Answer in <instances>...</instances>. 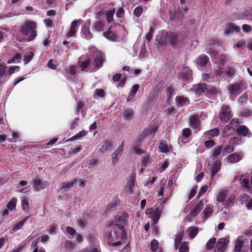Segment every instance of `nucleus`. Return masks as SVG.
Masks as SVG:
<instances>
[{
  "instance_id": "obj_1",
  "label": "nucleus",
  "mask_w": 252,
  "mask_h": 252,
  "mask_svg": "<svg viewBox=\"0 0 252 252\" xmlns=\"http://www.w3.org/2000/svg\"><path fill=\"white\" fill-rule=\"evenodd\" d=\"M105 236L108 240L109 246L111 247L121 245L123 242L125 243L127 237L124 226L116 224L113 222H110L107 225Z\"/></svg>"
},
{
  "instance_id": "obj_2",
  "label": "nucleus",
  "mask_w": 252,
  "mask_h": 252,
  "mask_svg": "<svg viewBox=\"0 0 252 252\" xmlns=\"http://www.w3.org/2000/svg\"><path fill=\"white\" fill-rule=\"evenodd\" d=\"M89 50L90 54L94 58L93 62H92V60L90 58H88L81 63L79 61L78 66L76 67L78 68L80 71H87L88 70L93 71L96 68H99L101 66L104 58L103 54L94 46H91Z\"/></svg>"
},
{
  "instance_id": "obj_3",
  "label": "nucleus",
  "mask_w": 252,
  "mask_h": 252,
  "mask_svg": "<svg viewBox=\"0 0 252 252\" xmlns=\"http://www.w3.org/2000/svg\"><path fill=\"white\" fill-rule=\"evenodd\" d=\"M36 24L32 21H26L20 30L22 34L25 36L27 42L34 39L37 36Z\"/></svg>"
},
{
  "instance_id": "obj_4",
  "label": "nucleus",
  "mask_w": 252,
  "mask_h": 252,
  "mask_svg": "<svg viewBox=\"0 0 252 252\" xmlns=\"http://www.w3.org/2000/svg\"><path fill=\"white\" fill-rule=\"evenodd\" d=\"M244 82L241 81L237 83L229 84L227 91L230 96H237L243 91Z\"/></svg>"
},
{
  "instance_id": "obj_5",
  "label": "nucleus",
  "mask_w": 252,
  "mask_h": 252,
  "mask_svg": "<svg viewBox=\"0 0 252 252\" xmlns=\"http://www.w3.org/2000/svg\"><path fill=\"white\" fill-rule=\"evenodd\" d=\"M145 213L150 218L152 219L154 223H157L159 219L161 211L158 208H156L155 209L149 208L146 210Z\"/></svg>"
},
{
  "instance_id": "obj_6",
  "label": "nucleus",
  "mask_w": 252,
  "mask_h": 252,
  "mask_svg": "<svg viewBox=\"0 0 252 252\" xmlns=\"http://www.w3.org/2000/svg\"><path fill=\"white\" fill-rule=\"evenodd\" d=\"M232 117L230 106L226 105L223 106L221 108V111L220 113V120L224 122H227Z\"/></svg>"
},
{
  "instance_id": "obj_7",
  "label": "nucleus",
  "mask_w": 252,
  "mask_h": 252,
  "mask_svg": "<svg viewBox=\"0 0 252 252\" xmlns=\"http://www.w3.org/2000/svg\"><path fill=\"white\" fill-rule=\"evenodd\" d=\"M83 22L82 19L75 20L71 24L70 29L67 33L68 38L74 37L78 30L77 26Z\"/></svg>"
},
{
  "instance_id": "obj_8",
  "label": "nucleus",
  "mask_w": 252,
  "mask_h": 252,
  "mask_svg": "<svg viewBox=\"0 0 252 252\" xmlns=\"http://www.w3.org/2000/svg\"><path fill=\"white\" fill-rule=\"evenodd\" d=\"M229 242L228 237L220 238L217 242L215 249L219 252H223L226 249Z\"/></svg>"
},
{
  "instance_id": "obj_9",
  "label": "nucleus",
  "mask_w": 252,
  "mask_h": 252,
  "mask_svg": "<svg viewBox=\"0 0 252 252\" xmlns=\"http://www.w3.org/2000/svg\"><path fill=\"white\" fill-rule=\"evenodd\" d=\"M124 141H123L121 145L112 154V164L115 165L119 161V157H121L124 151Z\"/></svg>"
},
{
  "instance_id": "obj_10",
  "label": "nucleus",
  "mask_w": 252,
  "mask_h": 252,
  "mask_svg": "<svg viewBox=\"0 0 252 252\" xmlns=\"http://www.w3.org/2000/svg\"><path fill=\"white\" fill-rule=\"evenodd\" d=\"M247 242L246 237L244 236H239L237 237L234 247V251L235 252H243L242 247L243 244Z\"/></svg>"
},
{
  "instance_id": "obj_11",
  "label": "nucleus",
  "mask_w": 252,
  "mask_h": 252,
  "mask_svg": "<svg viewBox=\"0 0 252 252\" xmlns=\"http://www.w3.org/2000/svg\"><path fill=\"white\" fill-rule=\"evenodd\" d=\"M207 87L205 84L200 83L193 85L190 90L197 96H199L204 93Z\"/></svg>"
},
{
  "instance_id": "obj_12",
  "label": "nucleus",
  "mask_w": 252,
  "mask_h": 252,
  "mask_svg": "<svg viewBox=\"0 0 252 252\" xmlns=\"http://www.w3.org/2000/svg\"><path fill=\"white\" fill-rule=\"evenodd\" d=\"M200 117L198 115H193L190 117L189 125L196 132L199 129L200 124Z\"/></svg>"
},
{
  "instance_id": "obj_13",
  "label": "nucleus",
  "mask_w": 252,
  "mask_h": 252,
  "mask_svg": "<svg viewBox=\"0 0 252 252\" xmlns=\"http://www.w3.org/2000/svg\"><path fill=\"white\" fill-rule=\"evenodd\" d=\"M168 35L169 34H168L167 32L160 31L156 36V41L157 42L159 45H164L168 42Z\"/></svg>"
},
{
  "instance_id": "obj_14",
  "label": "nucleus",
  "mask_w": 252,
  "mask_h": 252,
  "mask_svg": "<svg viewBox=\"0 0 252 252\" xmlns=\"http://www.w3.org/2000/svg\"><path fill=\"white\" fill-rule=\"evenodd\" d=\"M240 31V28L239 26L235 25L232 23H227L226 25L224 33L225 34L228 35L233 32H239Z\"/></svg>"
},
{
  "instance_id": "obj_15",
  "label": "nucleus",
  "mask_w": 252,
  "mask_h": 252,
  "mask_svg": "<svg viewBox=\"0 0 252 252\" xmlns=\"http://www.w3.org/2000/svg\"><path fill=\"white\" fill-rule=\"evenodd\" d=\"M243 158V155L240 153H235L230 154L226 158L227 162L233 164L238 162Z\"/></svg>"
},
{
  "instance_id": "obj_16",
  "label": "nucleus",
  "mask_w": 252,
  "mask_h": 252,
  "mask_svg": "<svg viewBox=\"0 0 252 252\" xmlns=\"http://www.w3.org/2000/svg\"><path fill=\"white\" fill-rule=\"evenodd\" d=\"M222 146H219L215 147L212 150L211 154L210 155V158L212 161H216L217 160H220L219 159V156L222 152Z\"/></svg>"
},
{
  "instance_id": "obj_17",
  "label": "nucleus",
  "mask_w": 252,
  "mask_h": 252,
  "mask_svg": "<svg viewBox=\"0 0 252 252\" xmlns=\"http://www.w3.org/2000/svg\"><path fill=\"white\" fill-rule=\"evenodd\" d=\"M49 185L48 182L43 181L38 178H36L34 180V187L36 190L39 191L47 187Z\"/></svg>"
},
{
  "instance_id": "obj_18",
  "label": "nucleus",
  "mask_w": 252,
  "mask_h": 252,
  "mask_svg": "<svg viewBox=\"0 0 252 252\" xmlns=\"http://www.w3.org/2000/svg\"><path fill=\"white\" fill-rule=\"evenodd\" d=\"M212 166L211 168V177L213 179L215 177L216 174L220 170L221 167L220 160L212 161Z\"/></svg>"
},
{
  "instance_id": "obj_19",
  "label": "nucleus",
  "mask_w": 252,
  "mask_h": 252,
  "mask_svg": "<svg viewBox=\"0 0 252 252\" xmlns=\"http://www.w3.org/2000/svg\"><path fill=\"white\" fill-rule=\"evenodd\" d=\"M228 196L226 189H220L216 195V201L218 202L223 203Z\"/></svg>"
},
{
  "instance_id": "obj_20",
  "label": "nucleus",
  "mask_w": 252,
  "mask_h": 252,
  "mask_svg": "<svg viewBox=\"0 0 252 252\" xmlns=\"http://www.w3.org/2000/svg\"><path fill=\"white\" fill-rule=\"evenodd\" d=\"M191 74V70L189 67L185 66L180 74L179 77L185 81H187L190 79Z\"/></svg>"
},
{
  "instance_id": "obj_21",
  "label": "nucleus",
  "mask_w": 252,
  "mask_h": 252,
  "mask_svg": "<svg viewBox=\"0 0 252 252\" xmlns=\"http://www.w3.org/2000/svg\"><path fill=\"white\" fill-rule=\"evenodd\" d=\"M123 116L125 121H129L133 118L134 112L131 108H126L124 110Z\"/></svg>"
},
{
  "instance_id": "obj_22",
  "label": "nucleus",
  "mask_w": 252,
  "mask_h": 252,
  "mask_svg": "<svg viewBox=\"0 0 252 252\" xmlns=\"http://www.w3.org/2000/svg\"><path fill=\"white\" fill-rule=\"evenodd\" d=\"M81 36L87 40H90L93 38V33L90 32V29L86 25H83L81 28Z\"/></svg>"
},
{
  "instance_id": "obj_23",
  "label": "nucleus",
  "mask_w": 252,
  "mask_h": 252,
  "mask_svg": "<svg viewBox=\"0 0 252 252\" xmlns=\"http://www.w3.org/2000/svg\"><path fill=\"white\" fill-rule=\"evenodd\" d=\"M203 208V204L202 201H200L190 212L189 215L190 217L195 218L200 212Z\"/></svg>"
},
{
  "instance_id": "obj_24",
  "label": "nucleus",
  "mask_w": 252,
  "mask_h": 252,
  "mask_svg": "<svg viewBox=\"0 0 252 252\" xmlns=\"http://www.w3.org/2000/svg\"><path fill=\"white\" fill-rule=\"evenodd\" d=\"M152 132L151 129H145L140 134L138 138L135 140V144L136 146H140L142 141Z\"/></svg>"
},
{
  "instance_id": "obj_25",
  "label": "nucleus",
  "mask_w": 252,
  "mask_h": 252,
  "mask_svg": "<svg viewBox=\"0 0 252 252\" xmlns=\"http://www.w3.org/2000/svg\"><path fill=\"white\" fill-rule=\"evenodd\" d=\"M168 42L174 48H176L178 44V38L177 34L175 32L169 33Z\"/></svg>"
},
{
  "instance_id": "obj_26",
  "label": "nucleus",
  "mask_w": 252,
  "mask_h": 252,
  "mask_svg": "<svg viewBox=\"0 0 252 252\" xmlns=\"http://www.w3.org/2000/svg\"><path fill=\"white\" fill-rule=\"evenodd\" d=\"M235 203V198L233 195H228L225 200L222 203L225 208L232 207Z\"/></svg>"
},
{
  "instance_id": "obj_27",
  "label": "nucleus",
  "mask_w": 252,
  "mask_h": 252,
  "mask_svg": "<svg viewBox=\"0 0 252 252\" xmlns=\"http://www.w3.org/2000/svg\"><path fill=\"white\" fill-rule=\"evenodd\" d=\"M128 215L126 213H123L121 215L117 216L115 217V221L118 223H120L119 224L126 225L127 223V218Z\"/></svg>"
},
{
  "instance_id": "obj_28",
  "label": "nucleus",
  "mask_w": 252,
  "mask_h": 252,
  "mask_svg": "<svg viewBox=\"0 0 252 252\" xmlns=\"http://www.w3.org/2000/svg\"><path fill=\"white\" fill-rule=\"evenodd\" d=\"M209 61V58L208 56L204 55H201L196 59L195 62L197 65L204 66L207 64Z\"/></svg>"
},
{
  "instance_id": "obj_29",
  "label": "nucleus",
  "mask_w": 252,
  "mask_h": 252,
  "mask_svg": "<svg viewBox=\"0 0 252 252\" xmlns=\"http://www.w3.org/2000/svg\"><path fill=\"white\" fill-rule=\"evenodd\" d=\"M237 132L239 135L243 136H250L249 128L245 126H239L237 128Z\"/></svg>"
},
{
  "instance_id": "obj_30",
  "label": "nucleus",
  "mask_w": 252,
  "mask_h": 252,
  "mask_svg": "<svg viewBox=\"0 0 252 252\" xmlns=\"http://www.w3.org/2000/svg\"><path fill=\"white\" fill-rule=\"evenodd\" d=\"M103 12L105 13L106 19L108 23H111L113 20V16L115 13V9L114 8L108 9L104 8Z\"/></svg>"
},
{
  "instance_id": "obj_31",
  "label": "nucleus",
  "mask_w": 252,
  "mask_h": 252,
  "mask_svg": "<svg viewBox=\"0 0 252 252\" xmlns=\"http://www.w3.org/2000/svg\"><path fill=\"white\" fill-rule=\"evenodd\" d=\"M103 36L108 40L111 41H115L118 38V35L113 32L109 29L107 32H103Z\"/></svg>"
},
{
  "instance_id": "obj_32",
  "label": "nucleus",
  "mask_w": 252,
  "mask_h": 252,
  "mask_svg": "<svg viewBox=\"0 0 252 252\" xmlns=\"http://www.w3.org/2000/svg\"><path fill=\"white\" fill-rule=\"evenodd\" d=\"M169 16L170 20L173 21H177L178 20H180L183 17V15L181 12H177L176 11H170L169 13Z\"/></svg>"
},
{
  "instance_id": "obj_33",
  "label": "nucleus",
  "mask_w": 252,
  "mask_h": 252,
  "mask_svg": "<svg viewBox=\"0 0 252 252\" xmlns=\"http://www.w3.org/2000/svg\"><path fill=\"white\" fill-rule=\"evenodd\" d=\"M76 181L75 179L71 180L69 182H63L61 183L60 185V188L61 189H68L73 187L76 184Z\"/></svg>"
},
{
  "instance_id": "obj_34",
  "label": "nucleus",
  "mask_w": 252,
  "mask_h": 252,
  "mask_svg": "<svg viewBox=\"0 0 252 252\" xmlns=\"http://www.w3.org/2000/svg\"><path fill=\"white\" fill-rule=\"evenodd\" d=\"M235 131L234 126L226 125L223 130V136L227 137L232 134Z\"/></svg>"
},
{
  "instance_id": "obj_35",
  "label": "nucleus",
  "mask_w": 252,
  "mask_h": 252,
  "mask_svg": "<svg viewBox=\"0 0 252 252\" xmlns=\"http://www.w3.org/2000/svg\"><path fill=\"white\" fill-rule=\"evenodd\" d=\"M198 233V229L196 227H190L186 230V233L190 239L194 238Z\"/></svg>"
},
{
  "instance_id": "obj_36",
  "label": "nucleus",
  "mask_w": 252,
  "mask_h": 252,
  "mask_svg": "<svg viewBox=\"0 0 252 252\" xmlns=\"http://www.w3.org/2000/svg\"><path fill=\"white\" fill-rule=\"evenodd\" d=\"M219 130L217 128H214L208 130L204 133V135L206 138L211 139L219 135Z\"/></svg>"
},
{
  "instance_id": "obj_37",
  "label": "nucleus",
  "mask_w": 252,
  "mask_h": 252,
  "mask_svg": "<svg viewBox=\"0 0 252 252\" xmlns=\"http://www.w3.org/2000/svg\"><path fill=\"white\" fill-rule=\"evenodd\" d=\"M139 88V85L135 84L133 85L131 90L129 93L128 97L127 98V100L129 101L131 99H132L135 96V94Z\"/></svg>"
},
{
  "instance_id": "obj_38",
  "label": "nucleus",
  "mask_w": 252,
  "mask_h": 252,
  "mask_svg": "<svg viewBox=\"0 0 252 252\" xmlns=\"http://www.w3.org/2000/svg\"><path fill=\"white\" fill-rule=\"evenodd\" d=\"M235 68L231 66H228L224 71V74L228 78H232L235 73Z\"/></svg>"
},
{
  "instance_id": "obj_39",
  "label": "nucleus",
  "mask_w": 252,
  "mask_h": 252,
  "mask_svg": "<svg viewBox=\"0 0 252 252\" xmlns=\"http://www.w3.org/2000/svg\"><path fill=\"white\" fill-rule=\"evenodd\" d=\"M213 212V208L212 206L207 205L204 209L202 212L203 217L205 219L208 218L211 216Z\"/></svg>"
},
{
  "instance_id": "obj_40",
  "label": "nucleus",
  "mask_w": 252,
  "mask_h": 252,
  "mask_svg": "<svg viewBox=\"0 0 252 252\" xmlns=\"http://www.w3.org/2000/svg\"><path fill=\"white\" fill-rule=\"evenodd\" d=\"M29 217H26L23 220H22L18 222V223H16L13 227L12 230L13 231H16L22 228V227L23 226L24 223L26 222V221L29 219Z\"/></svg>"
},
{
  "instance_id": "obj_41",
  "label": "nucleus",
  "mask_w": 252,
  "mask_h": 252,
  "mask_svg": "<svg viewBox=\"0 0 252 252\" xmlns=\"http://www.w3.org/2000/svg\"><path fill=\"white\" fill-rule=\"evenodd\" d=\"M250 15L251 13L250 11L248 10H243L239 12L237 19L240 20H248V18H249V15Z\"/></svg>"
},
{
  "instance_id": "obj_42",
  "label": "nucleus",
  "mask_w": 252,
  "mask_h": 252,
  "mask_svg": "<svg viewBox=\"0 0 252 252\" xmlns=\"http://www.w3.org/2000/svg\"><path fill=\"white\" fill-rule=\"evenodd\" d=\"M94 27L96 32H100L103 30L104 24L101 21H96L94 24Z\"/></svg>"
},
{
  "instance_id": "obj_43",
  "label": "nucleus",
  "mask_w": 252,
  "mask_h": 252,
  "mask_svg": "<svg viewBox=\"0 0 252 252\" xmlns=\"http://www.w3.org/2000/svg\"><path fill=\"white\" fill-rule=\"evenodd\" d=\"M216 243V238L214 237L211 238L207 241L205 246V249L207 250H212L214 248Z\"/></svg>"
},
{
  "instance_id": "obj_44",
  "label": "nucleus",
  "mask_w": 252,
  "mask_h": 252,
  "mask_svg": "<svg viewBox=\"0 0 252 252\" xmlns=\"http://www.w3.org/2000/svg\"><path fill=\"white\" fill-rule=\"evenodd\" d=\"M238 178H239L240 181H241V184L242 188L248 189L249 188V180L243 178V176H241V177L238 176L235 177V180H236Z\"/></svg>"
},
{
  "instance_id": "obj_45",
  "label": "nucleus",
  "mask_w": 252,
  "mask_h": 252,
  "mask_svg": "<svg viewBox=\"0 0 252 252\" xmlns=\"http://www.w3.org/2000/svg\"><path fill=\"white\" fill-rule=\"evenodd\" d=\"M176 101L178 105H183L189 102L188 98L183 96H178L176 97Z\"/></svg>"
},
{
  "instance_id": "obj_46",
  "label": "nucleus",
  "mask_w": 252,
  "mask_h": 252,
  "mask_svg": "<svg viewBox=\"0 0 252 252\" xmlns=\"http://www.w3.org/2000/svg\"><path fill=\"white\" fill-rule=\"evenodd\" d=\"M111 146V142L108 140L104 141L103 142L101 147L100 149V152L101 153H104L108 149L109 147Z\"/></svg>"
},
{
  "instance_id": "obj_47",
  "label": "nucleus",
  "mask_w": 252,
  "mask_h": 252,
  "mask_svg": "<svg viewBox=\"0 0 252 252\" xmlns=\"http://www.w3.org/2000/svg\"><path fill=\"white\" fill-rule=\"evenodd\" d=\"M87 132L85 130H82L78 133L76 134L75 135L71 137L69 140V141H74L75 140H80L83 136H85Z\"/></svg>"
},
{
  "instance_id": "obj_48",
  "label": "nucleus",
  "mask_w": 252,
  "mask_h": 252,
  "mask_svg": "<svg viewBox=\"0 0 252 252\" xmlns=\"http://www.w3.org/2000/svg\"><path fill=\"white\" fill-rule=\"evenodd\" d=\"M151 158L149 155H146L143 157V159L141 162V166L146 167L151 162Z\"/></svg>"
},
{
  "instance_id": "obj_49",
  "label": "nucleus",
  "mask_w": 252,
  "mask_h": 252,
  "mask_svg": "<svg viewBox=\"0 0 252 252\" xmlns=\"http://www.w3.org/2000/svg\"><path fill=\"white\" fill-rule=\"evenodd\" d=\"M17 200L14 198H12L9 201L6 205V207L11 211L15 210Z\"/></svg>"
},
{
  "instance_id": "obj_50",
  "label": "nucleus",
  "mask_w": 252,
  "mask_h": 252,
  "mask_svg": "<svg viewBox=\"0 0 252 252\" xmlns=\"http://www.w3.org/2000/svg\"><path fill=\"white\" fill-rule=\"evenodd\" d=\"M98 160L96 158H91L87 162L88 167L90 168H93L96 166Z\"/></svg>"
},
{
  "instance_id": "obj_51",
  "label": "nucleus",
  "mask_w": 252,
  "mask_h": 252,
  "mask_svg": "<svg viewBox=\"0 0 252 252\" xmlns=\"http://www.w3.org/2000/svg\"><path fill=\"white\" fill-rule=\"evenodd\" d=\"M34 56V54L32 52H30L27 54H26L23 58V61L25 62V63H29L32 59L33 57Z\"/></svg>"
},
{
  "instance_id": "obj_52",
  "label": "nucleus",
  "mask_w": 252,
  "mask_h": 252,
  "mask_svg": "<svg viewBox=\"0 0 252 252\" xmlns=\"http://www.w3.org/2000/svg\"><path fill=\"white\" fill-rule=\"evenodd\" d=\"M214 75L210 73H204L202 74V78L204 80L207 82H212L214 80Z\"/></svg>"
},
{
  "instance_id": "obj_53",
  "label": "nucleus",
  "mask_w": 252,
  "mask_h": 252,
  "mask_svg": "<svg viewBox=\"0 0 252 252\" xmlns=\"http://www.w3.org/2000/svg\"><path fill=\"white\" fill-rule=\"evenodd\" d=\"M234 150V149L232 146L226 145L222 149V154L225 155L232 152Z\"/></svg>"
},
{
  "instance_id": "obj_54",
  "label": "nucleus",
  "mask_w": 252,
  "mask_h": 252,
  "mask_svg": "<svg viewBox=\"0 0 252 252\" xmlns=\"http://www.w3.org/2000/svg\"><path fill=\"white\" fill-rule=\"evenodd\" d=\"M183 232H180L179 234L176 236L175 239V249H177V245H178L181 241H182V237L183 236Z\"/></svg>"
},
{
  "instance_id": "obj_55",
  "label": "nucleus",
  "mask_w": 252,
  "mask_h": 252,
  "mask_svg": "<svg viewBox=\"0 0 252 252\" xmlns=\"http://www.w3.org/2000/svg\"><path fill=\"white\" fill-rule=\"evenodd\" d=\"M159 150L160 152L161 153H166L168 151V148L167 144H164L162 142H160L159 143V146H158Z\"/></svg>"
},
{
  "instance_id": "obj_56",
  "label": "nucleus",
  "mask_w": 252,
  "mask_h": 252,
  "mask_svg": "<svg viewBox=\"0 0 252 252\" xmlns=\"http://www.w3.org/2000/svg\"><path fill=\"white\" fill-rule=\"evenodd\" d=\"M20 69V67L18 65L11 66L8 70V74L11 75L15 72H18Z\"/></svg>"
},
{
  "instance_id": "obj_57",
  "label": "nucleus",
  "mask_w": 252,
  "mask_h": 252,
  "mask_svg": "<svg viewBox=\"0 0 252 252\" xmlns=\"http://www.w3.org/2000/svg\"><path fill=\"white\" fill-rule=\"evenodd\" d=\"M21 205L23 210L27 212L29 210V203L27 199L21 198Z\"/></svg>"
},
{
  "instance_id": "obj_58",
  "label": "nucleus",
  "mask_w": 252,
  "mask_h": 252,
  "mask_svg": "<svg viewBox=\"0 0 252 252\" xmlns=\"http://www.w3.org/2000/svg\"><path fill=\"white\" fill-rule=\"evenodd\" d=\"M241 115L245 117H250L252 116V111L248 109H244L241 112Z\"/></svg>"
},
{
  "instance_id": "obj_59",
  "label": "nucleus",
  "mask_w": 252,
  "mask_h": 252,
  "mask_svg": "<svg viewBox=\"0 0 252 252\" xmlns=\"http://www.w3.org/2000/svg\"><path fill=\"white\" fill-rule=\"evenodd\" d=\"M143 11V9L142 6H137L134 9L133 13L136 17H139L142 14Z\"/></svg>"
},
{
  "instance_id": "obj_60",
  "label": "nucleus",
  "mask_w": 252,
  "mask_h": 252,
  "mask_svg": "<svg viewBox=\"0 0 252 252\" xmlns=\"http://www.w3.org/2000/svg\"><path fill=\"white\" fill-rule=\"evenodd\" d=\"M67 73L69 74L70 76H69L71 78H74L75 75L76 73V67L74 66H71L69 69L67 70Z\"/></svg>"
},
{
  "instance_id": "obj_61",
  "label": "nucleus",
  "mask_w": 252,
  "mask_h": 252,
  "mask_svg": "<svg viewBox=\"0 0 252 252\" xmlns=\"http://www.w3.org/2000/svg\"><path fill=\"white\" fill-rule=\"evenodd\" d=\"M214 73L215 76L217 77H220L222 74H224V71L222 70V69L220 67H216L214 68Z\"/></svg>"
},
{
  "instance_id": "obj_62",
  "label": "nucleus",
  "mask_w": 252,
  "mask_h": 252,
  "mask_svg": "<svg viewBox=\"0 0 252 252\" xmlns=\"http://www.w3.org/2000/svg\"><path fill=\"white\" fill-rule=\"evenodd\" d=\"M134 183H135V181H134L133 179H130L127 182V184H126V187L129 190V191H130L131 194L133 193L132 188L134 185Z\"/></svg>"
},
{
  "instance_id": "obj_63",
  "label": "nucleus",
  "mask_w": 252,
  "mask_h": 252,
  "mask_svg": "<svg viewBox=\"0 0 252 252\" xmlns=\"http://www.w3.org/2000/svg\"><path fill=\"white\" fill-rule=\"evenodd\" d=\"M191 134V131L189 128H184L182 130V135L185 138H188Z\"/></svg>"
},
{
  "instance_id": "obj_64",
  "label": "nucleus",
  "mask_w": 252,
  "mask_h": 252,
  "mask_svg": "<svg viewBox=\"0 0 252 252\" xmlns=\"http://www.w3.org/2000/svg\"><path fill=\"white\" fill-rule=\"evenodd\" d=\"M188 243H183L179 248V252H188Z\"/></svg>"
}]
</instances>
